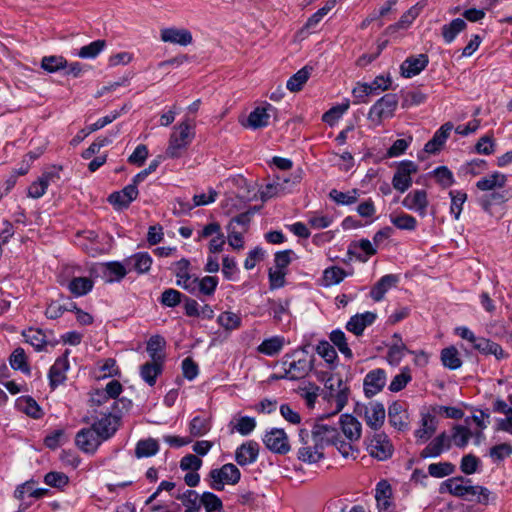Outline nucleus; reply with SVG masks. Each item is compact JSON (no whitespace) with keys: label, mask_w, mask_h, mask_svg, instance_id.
I'll use <instances>...</instances> for the list:
<instances>
[{"label":"nucleus","mask_w":512,"mask_h":512,"mask_svg":"<svg viewBox=\"0 0 512 512\" xmlns=\"http://www.w3.org/2000/svg\"><path fill=\"white\" fill-rule=\"evenodd\" d=\"M296 352L286 354L282 361V370H285L286 380L296 381L305 378L313 369V359H308L306 356L298 359L289 358L295 357Z\"/></svg>","instance_id":"obj_9"},{"label":"nucleus","mask_w":512,"mask_h":512,"mask_svg":"<svg viewBox=\"0 0 512 512\" xmlns=\"http://www.w3.org/2000/svg\"><path fill=\"white\" fill-rule=\"evenodd\" d=\"M259 455V444L255 441H247L241 444L235 451V461L240 466L254 463Z\"/></svg>","instance_id":"obj_23"},{"label":"nucleus","mask_w":512,"mask_h":512,"mask_svg":"<svg viewBox=\"0 0 512 512\" xmlns=\"http://www.w3.org/2000/svg\"><path fill=\"white\" fill-rule=\"evenodd\" d=\"M160 38L163 42L181 46L190 45L193 41L192 34L188 29L175 27L161 29Z\"/></svg>","instance_id":"obj_22"},{"label":"nucleus","mask_w":512,"mask_h":512,"mask_svg":"<svg viewBox=\"0 0 512 512\" xmlns=\"http://www.w3.org/2000/svg\"><path fill=\"white\" fill-rule=\"evenodd\" d=\"M23 337L36 351L43 350L47 344L46 336L40 329L29 328L23 331Z\"/></svg>","instance_id":"obj_52"},{"label":"nucleus","mask_w":512,"mask_h":512,"mask_svg":"<svg viewBox=\"0 0 512 512\" xmlns=\"http://www.w3.org/2000/svg\"><path fill=\"white\" fill-rule=\"evenodd\" d=\"M437 430V419L434 415L426 413L422 415L421 427L414 432L419 443L427 442Z\"/></svg>","instance_id":"obj_30"},{"label":"nucleus","mask_w":512,"mask_h":512,"mask_svg":"<svg viewBox=\"0 0 512 512\" xmlns=\"http://www.w3.org/2000/svg\"><path fill=\"white\" fill-rule=\"evenodd\" d=\"M354 412L365 420L368 427L375 431L383 426L386 417L384 405L378 401L357 403Z\"/></svg>","instance_id":"obj_6"},{"label":"nucleus","mask_w":512,"mask_h":512,"mask_svg":"<svg viewBox=\"0 0 512 512\" xmlns=\"http://www.w3.org/2000/svg\"><path fill=\"white\" fill-rule=\"evenodd\" d=\"M300 396L305 400L308 408H313L318 396L321 395V389L315 383L309 382L304 387L299 388Z\"/></svg>","instance_id":"obj_57"},{"label":"nucleus","mask_w":512,"mask_h":512,"mask_svg":"<svg viewBox=\"0 0 512 512\" xmlns=\"http://www.w3.org/2000/svg\"><path fill=\"white\" fill-rule=\"evenodd\" d=\"M285 338L283 336H273L264 339L257 347V351L266 356L277 355L284 347Z\"/></svg>","instance_id":"obj_39"},{"label":"nucleus","mask_w":512,"mask_h":512,"mask_svg":"<svg viewBox=\"0 0 512 512\" xmlns=\"http://www.w3.org/2000/svg\"><path fill=\"white\" fill-rule=\"evenodd\" d=\"M455 465L450 462L432 463L428 466V473L435 478H443L453 474Z\"/></svg>","instance_id":"obj_64"},{"label":"nucleus","mask_w":512,"mask_h":512,"mask_svg":"<svg viewBox=\"0 0 512 512\" xmlns=\"http://www.w3.org/2000/svg\"><path fill=\"white\" fill-rule=\"evenodd\" d=\"M208 476L210 487L214 490L222 491L225 484H237L240 481L241 472L236 465L227 463L220 468L212 469Z\"/></svg>","instance_id":"obj_7"},{"label":"nucleus","mask_w":512,"mask_h":512,"mask_svg":"<svg viewBox=\"0 0 512 512\" xmlns=\"http://www.w3.org/2000/svg\"><path fill=\"white\" fill-rule=\"evenodd\" d=\"M402 205L406 209L416 212L420 217H425L429 205L427 192L423 189L409 192L402 200Z\"/></svg>","instance_id":"obj_16"},{"label":"nucleus","mask_w":512,"mask_h":512,"mask_svg":"<svg viewBox=\"0 0 512 512\" xmlns=\"http://www.w3.org/2000/svg\"><path fill=\"white\" fill-rule=\"evenodd\" d=\"M451 448V439L446 432L440 433L420 452V458H436Z\"/></svg>","instance_id":"obj_20"},{"label":"nucleus","mask_w":512,"mask_h":512,"mask_svg":"<svg viewBox=\"0 0 512 512\" xmlns=\"http://www.w3.org/2000/svg\"><path fill=\"white\" fill-rule=\"evenodd\" d=\"M391 223L400 230L413 231L417 227V220L409 214L401 213L400 215L390 216Z\"/></svg>","instance_id":"obj_61"},{"label":"nucleus","mask_w":512,"mask_h":512,"mask_svg":"<svg viewBox=\"0 0 512 512\" xmlns=\"http://www.w3.org/2000/svg\"><path fill=\"white\" fill-rule=\"evenodd\" d=\"M174 274L178 286L188 291L190 294H195V282L197 277L190 274V262L187 259L183 258L175 263Z\"/></svg>","instance_id":"obj_18"},{"label":"nucleus","mask_w":512,"mask_h":512,"mask_svg":"<svg viewBox=\"0 0 512 512\" xmlns=\"http://www.w3.org/2000/svg\"><path fill=\"white\" fill-rule=\"evenodd\" d=\"M512 198V192L507 189H500L491 191L489 194H485L478 199V203L481 208L487 212H491L492 206L501 205L509 201Z\"/></svg>","instance_id":"obj_24"},{"label":"nucleus","mask_w":512,"mask_h":512,"mask_svg":"<svg viewBox=\"0 0 512 512\" xmlns=\"http://www.w3.org/2000/svg\"><path fill=\"white\" fill-rule=\"evenodd\" d=\"M324 384L321 390L323 400L333 409L332 415L341 412L347 405L350 396V387L341 377L328 376L322 378Z\"/></svg>","instance_id":"obj_2"},{"label":"nucleus","mask_w":512,"mask_h":512,"mask_svg":"<svg viewBox=\"0 0 512 512\" xmlns=\"http://www.w3.org/2000/svg\"><path fill=\"white\" fill-rule=\"evenodd\" d=\"M398 105L396 94L388 93L377 100L370 108L368 119L379 125L384 119L391 118Z\"/></svg>","instance_id":"obj_11"},{"label":"nucleus","mask_w":512,"mask_h":512,"mask_svg":"<svg viewBox=\"0 0 512 512\" xmlns=\"http://www.w3.org/2000/svg\"><path fill=\"white\" fill-rule=\"evenodd\" d=\"M10 365L14 370H20L23 373L29 374L30 367L27 363V357L23 348H16L9 359Z\"/></svg>","instance_id":"obj_55"},{"label":"nucleus","mask_w":512,"mask_h":512,"mask_svg":"<svg viewBox=\"0 0 512 512\" xmlns=\"http://www.w3.org/2000/svg\"><path fill=\"white\" fill-rule=\"evenodd\" d=\"M267 449L273 453L284 455L290 451V444L287 434L283 429L272 428L263 437Z\"/></svg>","instance_id":"obj_14"},{"label":"nucleus","mask_w":512,"mask_h":512,"mask_svg":"<svg viewBox=\"0 0 512 512\" xmlns=\"http://www.w3.org/2000/svg\"><path fill=\"white\" fill-rule=\"evenodd\" d=\"M455 334L472 343L473 348L485 356L493 355L497 360H502L508 357V354L498 343L488 338L477 337L466 326L456 327Z\"/></svg>","instance_id":"obj_4"},{"label":"nucleus","mask_w":512,"mask_h":512,"mask_svg":"<svg viewBox=\"0 0 512 512\" xmlns=\"http://www.w3.org/2000/svg\"><path fill=\"white\" fill-rule=\"evenodd\" d=\"M152 262V257L147 252H139L125 259L129 271L134 270L139 274L147 273Z\"/></svg>","instance_id":"obj_33"},{"label":"nucleus","mask_w":512,"mask_h":512,"mask_svg":"<svg viewBox=\"0 0 512 512\" xmlns=\"http://www.w3.org/2000/svg\"><path fill=\"white\" fill-rule=\"evenodd\" d=\"M466 22L461 18L453 19L449 24L442 27V37L445 43H452L457 35L466 28Z\"/></svg>","instance_id":"obj_43"},{"label":"nucleus","mask_w":512,"mask_h":512,"mask_svg":"<svg viewBox=\"0 0 512 512\" xmlns=\"http://www.w3.org/2000/svg\"><path fill=\"white\" fill-rule=\"evenodd\" d=\"M102 443L103 440L100 439L91 427L82 428L75 436V445L86 454L93 455L96 453Z\"/></svg>","instance_id":"obj_15"},{"label":"nucleus","mask_w":512,"mask_h":512,"mask_svg":"<svg viewBox=\"0 0 512 512\" xmlns=\"http://www.w3.org/2000/svg\"><path fill=\"white\" fill-rule=\"evenodd\" d=\"M105 46V40L98 39L81 47L76 55L82 59H94L103 51Z\"/></svg>","instance_id":"obj_53"},{"label":"nucleus","mask_w":512,"mask_h":512,"mask_svg":"<svg viewBox=\"0 0 512 512\" xmlns=\"http://www.w3.org/2000/svg\"><path fill=\"white\" fill-rule=\"evenodd\" d=\"M211 430V421L209 417L197 415L189 423V433L192 437H201Z\"/></svg>","instance_id":"obj_44"},{"label":"nucleus","mask_w":512,"mask_h":512,"mask_svg":"<svg viewBox=\"0 0 512 512\" xmlns=\"http://www.w3.org/2000/svg\"><path fill=\"white\" fill-rule=\"evenodd\" d=\"M347 275L348 274L346 273V271L341 267H338V266L328 267L323 271V276H322L323 285L326 287H329L332 285H337L341 281H343Z\"/></svg>","instance_id":"obj_49"},{"label":"nucleus","mask_w":512,"mask_h":512,"mask_svg":"<svg viewBox=\"0 0 512 512\" xmlns=\"http://www.w3.org/2000/svg\"><path fill=\"white\" fill-rule=\"evenodd\" d=\"M491 491L486 487L480 485H470L468 487L467 496L464 500L477 502L482 505H487L490 501Z\"/></svg>","instance_id":"obj_47"},{"label":"nucleus","mask_w":512,"mask_h":512,"mask_svg":"<svg viewBox=\"0 0 512 512\" xmlns=\"http://www.w3.org/2000/svg\"><path fill=\"white\" fill-rule=\"evenodd\" d=\"M218 283L219 281L216 276H205L201 279L197 277L195 282V295L206 297L213 296Z\"/></svg>","instance_id":"obj_40"},{"label":"nucleus","mask_w":512,"mask_h":512,"mask_svg":"<svg viewBox=\"0 0 512 512\" xmlns=\"http://www.w3.org/2000/svg\"><path fill=\"white\" fill-rule=\"evenodd\" d=\"M453 129V124L447 122L443 124L433 135V137L425 144L424 150L429 154L438 153L446 143L450 132Z\"/></svg>","instance_id":"obj_25"},{"label":"nucleus","mask_w":512,"mask_h":512,"mask_svg":"<svg viewBox=\"0 0 512 512\" xmlns=\"http://www.w3.org/2000/svg\"><path fill=\"white\" fill-rule=\"evenodd\" d=\"M388 420L391 426L399 431H404L408 428V415L402 403L396 401L389 406Z\"/></svg>","instance_id":"obj_29"},{"label":"nucleus","mask_w":512,"mask_h":512,"mask_svg":"<svg viewBox=\"0 0 512 512\" xmlns=\"http://www.w3.org/2000/svg\"><path fill=\"white\" fill-rule=\"evenodd\" d=\"M129 272L126 263L118 261H111L105 264L104 278L105 282L113 283L120 282Z\"/></svg>","instance_id":"obj_35"},{"label":"nucleus","mask_w":512,"mask_h":512,"mask_svg":"<svg viewBox=\"0 0 512 512\" xmlns=\"http://www.w3.org/2000/svg\"><path fill=\"white\" fill-rule=\"evenodd\" d=\"M418 170L417 165L413 161L405 160L400 162L392 178L394 189L403 193L412 185L411 175Z\"/></svg>","instance_id":"obj_12"},{"label":"nucleus","mask_w":512,"mask_h":512,"mask_svg":"<svg viewBox=\"0 0 512 512\" xmlns=\"http://www.w3.org/2000/svg\"><path fill=\"white\" fill-rule=\"evenodd\" d=\"M33 484H34V481L31 480V481H27V482L23 483L22 485H19L15 490V493H14L15 497L19 500H22V499H24L25 495H27L29 497L39 499V498H42L45 495H47L48 489H44V488L34 489Z\"/></svg>","instance_id":"obj_48"},{"label":"nucleus","mask_w":512,"mask_h":512,"mask_svg":"<svg viewBox=\"0 0 512 512\" xmlns=\"http://www.w3.org/2000/svg\"><path fill=\"white\" fill-rule=\"evenodd\" d=\"M120 426V417L111 412L105 413L100 419L94 421L90 426L103 440H109L115 435Z\"/></svg>","instance_id":"obj_13"},{"label":"nucleus","mask_w":512,"mask_h":512,"mask_svg":"<svg viewBox=\"0 0 512 512\" xmlns=\"http://www.w3.org/2000/svg\"><path fill=\"white\" fill-rule=\"evenodd\" d=\"M338 427L341 430V435L345 437V442L351 443L353 449V455L350 457L356 459L359 450L355 443L358 442L362 436V424L361 422L351 414H342L339 417Z\"/></svg>","instance_id":"obj_10"},{"label":"nucleus","mask_w":512,"mask_h":512,"mask_svg":"<svg viewBox=\"0 0 512 512\" xmlns=\"http://www.w3.org/2000/svg\"><path fill=\"white\" fill-rule=\"evenodd\" d=\"M348 109L349 101H346L345 103L339 104L337 106H333L323 114L322 120L330 126H333Z\"/></svg>","instance_id":"obj_63"},{"label":"nucleus","mask_w":512,"mask_h":512,"mask_svg":"<svg viewBox=\"0 0 512 512\" xmlns=\"http://www.w3.org/2000/svg\"><path fill=\"white\" fill-rule=\"evenodd\" d=\"M218 324L227 331L238 329L241 326V318L236 313L225 311L217 318Z\"/></svg>","instance_id":"obj_62"},{"label":"nucleus","mask_w":512,"mask_h":512,"mask_svg":"<svg viewBox=\"0 0 512 512\" xmlns=\"http://www.w3.org/2000/svg\"><path fill=\"white\" fill-rule=\"evenodd\" d=\"M451 198L450 212L455 220H458L463 209V205L467 200V193L461 190H451L449 192Z\"/></svg>","instance_id":"obj_54"},{"label":"nucleus","mask_w":512,"mask_h":512,"mask_svg":"<svg viewBox=\"0 0 512 512\" xmlns=\"http://www.w3.org/2000/svg\"><path fill=\"white\" fill-rule=\"evenodd\" d=\"M274 110L271 104L256 107L248 116V127L259 129L268 126L270 120V111Z\"/></svg>","instance_id":"obj_31"},{"label":"nucleus","mask_w":512,"mask_h":512,"mask_svg":"<svg viewBox=\"0 0 512 512\" xmlns=\"http://www.w3.org/2000/svg\"><path fill=\"white\" fill-rule=\"evenodd\" d=\"M429 58L427 54H419L406 58L401 66V75L405 78H412L420 74L428 65Z\"/></svg>","instance_id":"obj_21"},{"label":"nucleus","mask_w":512,"mask_h":512,"mask_svg":"<svg viewBox=\"0 0 512 512\" xmlns=\"http://www.w3.org/2000/svg\"><path fill=\"white\" fill-rule=\"evenodd\" d=\"M67 67V61L63 56H44L41 60V68L48 73H54Z\"/></svg>","instance_id":"obj_56"},{"label":"nucleus","mask_w":512,"mask_h":512,"mask_svg":"<svg viewBox=\"0 0 512 512\" xmlns=\"http://www.w3.org/2000/svg\"><path fill=\"white\" fill-rule=\"evenodd\" d=\"M472 436L471 431L462 425H455L450 436L451 442L459 448H464Z\"/></svg>","instance_id":"obj_59"},{"label":"nucleus","mask_w":512,"mask_h":512,"mask_svg":"<svg viewBox=\"0 0 512 512\" xmlns=\"http://www.w3.org/2000/svg\"><path fill=\"white\" fill-rule=\"evenodd\" d=\"M165 345L166 341L160 335H154L149 338L146 351L152 361L165 362V354L163 352Z\"/></svg>","instance_id":"obj_37"},{"label":"nucleus","mask_w":512,"mask_h":512,"mask_svg":"<svg viewBox=\"0 0 512 512\" xmlns=\"http://www.w3.org/2000/svg\"><path fill=\"white\" fill-rule=\"evenodd\" d=\"M330 340L346 358L351 359L353 357L352 350L348 346L347 339L343 331H332L330 334Z\"/></svg>","instance_id":"obj_60"},{"label":"nucleus","mask_w":512,"mask_h":512,"mask_svg":"<svg viewBox=\"0 0 512 512\" xmlns=\"http://www.w3.org/2000/svg\"><path fill=\"white\" fill-rule=\"evenodd\" d=\"M183 299L184 295L181 292L173 288H168L162 292L159 302L164 307L174 308L178 306Z\"/></svg>","instance_id":"obj_58"},{"label":"nucleus","mask_w":512,"mask_h":512,"mask_svg":"<svg viewBox=\"0 0 512 512\" xmlns=\"http://www.w3.org/2000/svg\"><path fill=\"white\" fill-rule=\"evenodd\" d=\"M159 451L158 441L153 438L139 440L135 447V456L140 458H147L156 455Z\"/></svg>","instance_id":"obj_45"},{"label":"nucleus","mask_w":512,"mask_h":512,"mask_svg":"<svg viewBox=\"0 0 512 512\" xmlns=\"http://www.w3.org/2000/svg\"><path fill=\"white\" fill-rule=\"evenodd\" d=\"M194 128L190 120L186 119L174 126L165 151L167 158H179L187 150L194 139Z\"/></svg>","instance_id":"obj_3"},{"label":"nucleus","mask_w":512,"mask_h":512,"mask_svg":"<svg viewBox=\"0 0 512 512\" xmlns=\"http://www.w3.org/2000/svg\"><path fill=\"white\" fill-rule=\"evenodd\" d=\"M329 197L338 205H352L357 202L359 190L352 189L348 192H342L337 189H332L329 192Z\"/></svg>","instance_id":"obj_51"},{"label":"nucleus","mask_w":512,"mask_h":512,"mask_svg":"<svg viewBox=\"0 0 512 512\" xmlns=\"http://www.w3.org/2000/svg\"><path fill=\"white\" fill-rule=\"evenodd\" d=\"M376 314L370 311L356 314L350 318V320L346 324V329L349 332H352L356 336H360L363 334L365 328L369 325H372L376 320Z\"/></svg>","instance_id":"obj_28"},{"label":"nucleus","mask_w":512,"mask_h":512,"mask_svg":"<svg viewBox=\"0 0 512 512\" xmlns=\"http://www.w3.org/2000/svg\"><path fill=\"white\" fill-rule=\"evenodd\" d=\"M138 196V189L134 184H128L122 190L113 192L108 201L116 208H127Z\"/></svg>","instance_id":"obj_26"},{"label":"nucleus","mask_w":512,"mask_h":512,"mask_svg":"<svg viewBox=\"0 0 512 512\" xmlns=\"http://www.w3.org/2000/svg\"><path fill=\"white\" fill-rule=\"evenodd\" d=\"M312 68L305 66L302 69L298 70L294 75H292L286 84V87L291 92H298L302 89L304 84L308 81Z\"/></svg>","instance_id":"obj_46"},{"label":"nucleus","mask_w":512,"mask_h":512,"mask_svg":"<svg viewBox=\"0 0 512 512\" xmlns=\"http://www.w3.org/2000/svg\"><path fill=\"white\" fill-rule=\"evenodd\" d=\"M398 283V276L394 274H387L382 276L371 288L370 297L375 302H380L384 299L385 294Z\"/></svg>","instance_id":"obj_27"},{"label":"nucleus","mask_w":512,"mask_h":512,"mask_svg":"<svg viewBox=\"0 0 512 512\" xmlns=\"http://www.w3.org/2000/svg\"><path fill=\"white\" fill-rule=\"evenodd\" d=\"M507 182V176L501 172L495 171L476 182V187L481 191H494L504 188Z\"/></svg>","instance_id":"obj_32"},{"label":"nucleus","mask_w":512,"mask_h":512,"mask_svg":"<svg viewBox=\"0 0 512 512\" xmlns=\"http://www.w3.org/2000/svg\"><path fill=\"white\" fill-rule=\"evenodd\" d=\"M386 381V372L383 369L377 368L369 371L363 381L365 396L371 398L378 394L385 387Z\"/></svg>","instance_id":"obj_17"},{"label":"nucleus","mask_w":512,"mask_h":512,"mask_svg":"<svg viewBox=\"0 0 512 512\" xmlns=\"http://www.w3.org/2000/svg\"><path fill=\"white\" fill-rule=\"evenodd\" d=\"M440 358L443 366L450 370H456L462 366L459 351L455 346H449L442 349Z\"/></svg>","instance_id":"obj_41"},{"label":"nucleus","mask_w":512,"mask_h":512,"mask_svg":"<svg viewBox=\"0 0 512 512\" xmlns=\"http://www.w3.org/2000/svg\"><path fill=\"white\" fill-rule=\"evenodd\" d=\"M94 281L89 277H72L67 283V289L75 297H82L92 291Z\"/></svg>","instance_id":"obj_36"},{"label":"nucleus","mask_w":512,"mask_h":512,"mask_svg":"<svg viewBox=\"0 0 512 512\" xmlns=\"http://www.w3.org/2000/svg\"><path fill=\"white\" fill-rule=\"evenodd\" d=\"M464 483H472V480L464 476L449 478L441 484L440 492L443 493L444 491H447L451 495L458 497V495L462 494L460 491Z\"/></svg>","instance_id":"obj_50"},{"label":"nucleus","mask_w":512,"mask_h":512,"mask_svg":"<svg viewBox=\"0 0 512 512\" xmlns=\"http://www.w3.org/2000/svg\"><path fill=\"white\" fill-rule=\"evenodd\" d=\"M365 444L368 454L379 461H385L393 455L394 446L388 435L384 432L374 431L368 434Z\"/></svg>","instance_id":"obj_5"},{"label":"nucleus","mask_w":512,"mask_h":512,"mask_svg":"<svg viewBox=\"0 0 512 512\" xmlns=\"http://www.w3.org/2000/svg\"><path fill=\"white\" fill-rule=\"evenodd\" d=\"M299 442L301 446L298 448V459L307 463H316L324 457V448L317 442H314L313 436L308 429L299 430Z\"/></svg>","instance_id":"obj_8"},{"label":"nucleus","mask_w":512,"mask_h":512,"mask_svg":"<svg viewBox=\"0 0 512 512\" xmlns=\"http://www.w3.org/2000/svg\"><path fill=\"white\" fill-rule=\"evenodd\" d=\"M164 363L157 361H149L140 366V377L149 386L156 384L157 378L163 372Z\"/></svg>","instance_id":"obj_34"},{"label":"nucleus","mask_w":512,"mask_h":512,"mask_svg":"<svg viewBox=\"0 0 512 512\" xmlns=\"http://www.w3.org/2000/svg\"><path fill=\"white\" fill-rule=\"evenodd\" d=\"M309 433L313 436L314 442H317L323 448L335 446L344 458L353 455L351 443L345 442L339 431L337 424L330 422V416L324 415L318 418L313 424Z\"/></svg>","instance_id":"obj_1"},{"label":"nucleus","mask_w":512,"mask_h":512,"mask_svg":"<svg viewBox=\"0 0 512 512\" xmlns=\"http://www.w3.org/2000/svg\"><path fill=\"white\" fill-rule=\"evenodd\" d=\"M289 182L287 178L276 177L271 183L266 184L261 190V199L267 200L280 194L286 193V184Z\"/></svg>","instance_id":"obj_42"},{"label":"nucleus","mask_w":512,"mask_h":512,"mask_svg":"<svg viewBox=\"0 0 512 512\" xmlns=\"http://www.w3.org/2000/svg\"><path fill=\"white\" fill-rule=\"evenodd\" d=\"M16 407L33 419H40L43 411L38 403L30 396H21L16 400Z\"/></svg>","instance_id":"obj_38"},{"label":"nucleus","mask_w":512,"mask_h":512,"mask_svg":"<svg viewBox=\"0 0 512 512\" xmlns=\"http://www.w3.org/2000/svg\"><path fill=\"white\" fill-rule=\"evenodd\" d=\"M68 354L69 351H66L62 356L58 357L49 369V385L53 390L56 389L59 385L63 384L67 379L66 372L70 366L68 361Z\"/></svg>","instance_id":"obj_19"}]
</instances>
